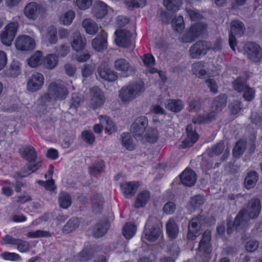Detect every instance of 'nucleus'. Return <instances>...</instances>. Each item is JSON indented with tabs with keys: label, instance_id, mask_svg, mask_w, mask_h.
Segmentation results:
<instances>
[{
	"label": "nucleus",
	"instance_id": "dca6fc26",
	"mask_svg": "<svg viewBox=\"0 0 262 262\" xmlns=\"http://www.w3.org/2000/svg\"><path fill=\"white\" fill-rule=\"evenodd\" d=\"M114 67L116 71L120 72L127 77L130 75L134 71L133 68L129 62L124 58H119L116 60L114 63Z\"/></svg>",
	"mask_w": 262,
	"mask_h": 262
},
{
	"label": "nucleus",
	"instance_id": "a878e982",
	"mask_svg": "<svg viewBox=\"0 0 262 262\" xmlns=\"http://www.w3.org/2000/svg\"><path fill=\"white\" fill-rule=\"evenodd\" d=\"M110 226V223L105 217L99 222L95 226L93 235L95 237H100L103 236L107 231Z\"/></svg>",
	"mask_w": 262,
	"mask_h": 262
},
{
	"label": "nucleus",
	"instance_id": "a19ab883",
	"mask_svg": "<svg viewBox=\"0 0 262 262\" xmlns=\"http://www.w3.org/2000/svg\"><path fill=\"white\" fill-rule=\"evenodd\" d=\"M58 62V57L55 54H50L43 59V64L48 69H53Z\"/></svg>",
	"mask_w": 262,
	"mask_h": 262
},
{
	"label": "nucleus",
	"instance_id": "37998d69",
	"mask_svg": "<svg viewBox=\"0 0 262 262\" xmlns=\"http://www.w3.org/2000/svg\"><path fill=\"white\" fill-rule=\"evenodd\" d=\"M99 119L102 123H105V129L109 134H111L115 132L117 130V127L114 123L106 116H99Z\"/></svg>",
	"mask_w": 262,
	"mask_h": 262
},
{
	"label": "nucleus",
	"instance_id": "09e8293b",
	"mask_svg": "<svg viewBox=\"0 0 262 262\" xmlns=\"http://www.w3.org/2000/svg\"><path fill=\"white\" fill-rule=\"evenodd\" d=\"M233 85L234 90L239 93L243 92L248 86L246 84V80L244 78L238 77L233 82Z\"/></svg>",
	"mask_w": 262,
	"mask_h": 262
},
{
	"label": "nucleus",
	"instance_id": "603ef678",
	"mask_svg": "<svg viewBox=\"0 0 262 262\" xmlns=\"http://www.w3.org/2000/svg\"><path fill=\"white\" fill-rule=\"evenodd\" d=\"M145 136L147 141L151 143L156 142L159 138L158 132L155 128L148 129Z\"/></svg>",
	"mask_w": 262,
	"mask_h": 262
},
{
	"label": "nucleus",
	"instance_id": "393cba45",
	"mask_svg": "<svg viewBox=\"0 0 262 262\" xmlns=\"http://www.w3.org/2000/svg\"><path fill=\"white\" fill-rule=\"evenodd\" d=\"M250 219H251V217L248 215L246 211L242 210L234 219L233 228L239 229L245 227L247 225Z\"/></svg>",
	"mask_w": 262,
	"mask_h": 262
},
{
	"label": "nucleus",
	"instance_id": "3c124183",
	"mask_svg": "<svg viewBox=\"0 0 262 262\" xmlns=\"http://www.w3.org/2000/svg\"><path fill=\"white\" fill-rule=\"evenodd\" d=\"M122 143L123 146L128 150H132L134 148L132 138L129 133H123L122 135Z\"/></svg>",
	"mask_w": 262,
	"mask_h": 262
},
{
	"label": "nucleus",
	"instance_id": "79ce46f5",
	"mask_svg": "<svg viewBox=\"0 0 262 262\" xmlns=\"http://www.w3.org/2000/svg\"><path fill=\"white\" fill-rule=\"evenodd\" d=\"M246 147V140L242 139L238 141L233 148V156L235 158H239L244 154Z\"/></svg>",
	"mask_w": 262,
	"mask_h": 262
},
{
	"label": "nucleus",
	"instance_id": "ddd939ff",
	"mask_svg": "<svg viewBox=\"0 0 262 262\" xmlns=\"http://www.w3.org/2000/svg\"><path fill=\"white\" fill-rule=\"evenodd\" d=\"M48 91L55 98L64 99L68 95L67 89L62 84L56 82L50 83Z\"/></svg>",
	"mask_w": 262,
	"mask_h": 262
},
{
	"label": "nucleus",
	"instance_id": "f8f14e48",
	"mask_svg": "<svg viewBox=\"0 0 262 262\" xmlns=\"http://www.w3.org/2000/svg\"><path fill=\"white\" fill-rule=\"evenodd\" d=\"M261 203L259 199L253 198L251 199L246 209H244L252 219H256L261 211Z\"/></svg>",
	"mask_w": 262,
	"mask_h": 262
},
{
	"label": "nucleus",
	"instance_id": "b1692460",
	"mask_svg": "<svg viewBox=\"0 0 262 262\" xmlns=\"http://www.w3.org/2000/svg\"><path fill=\"white\" fill-rule=\"evenodd\" d=\"M92 46L98 52H101L107 48V34L103 32L98 35L92 40Z\"/></svg>",
	"mask_w": 262,
	"mask_h": 262
},
{
	"label": "nucleus",
	"instance_id": "a18cd8bd",
	"mask_svg": "<svg viewBox=\"0 0 262 262\" xmlns=\"http://www.w3.org/2000/svg\"><path fill=\"white\" fill-rule=\"evenodd\" d=\"M93 256L91 249L88 247L84 248L75 257L77 260L87 261L91 259Z\"/></svg>",
	"mask_w": 262,
	"mask_h": 262
},
{
	"label": "nucleus",
	"instance_id": "de8ad7c7",
	"mask_svg": "<svg viewBox=\"0 0 262 262\" xmlns=\"http://www.w3.org/2000/svg\"><path fill=\"white\" fill-rule=\"evenodd\" d=\"M136 230V226L134 224L127 223L123 228V234L126 239H130L134 235Z\"/></svg>",
	"mask_w": 262,
	"mask_h": 262
},
{
	"label": "nucleus",
	"instance_id": "423d86ee",
	"mask_svg": "<svg viewBox=\"0 0 262 262\" xmlns=\"http://www.w3.org/2000/svg\"><path fill=\"white\" fill-rule=\"evenodd\" d=\"M148 126V120L145 116L136 119L130 127V132L136 139H141Z\"/></svg>",
	"mask_w": 262,
	"mask_h": 262
},
{
	"label": "nucleus",
	"instance_id": "6e6552de",
	"mask_svg": "<svg viewBox=\"0 0 262 262\" xmlns=\"http://www.w3.org/2000/svg\"><path fill=\"white\" fill-rule=\"evenodd\" d=\"M91 101L90 106L93 109L101 106L104 102L105 97L103 93L97 86L90 89Z\"/></svg>",
	"mask_w": 262,
	"mask_h": 262
},
{
	"label": "nucleus",
	"instance_id": "20e7f679",
	"mask_svg": "<svg viewBox=\"0 0 262 262\" xmlns=\"http://www.w3.org/2000/svg\"><path fill=\"white\" fill-rule=\"evenodd\" d=\"M210 42L205 40H199L192 45L189 50L191 58L199 59L201 56L205 55L210 50Z\"/></svg>",
	"mask_w": 262,
	"mask_h": 262
},
{
	"label": "nucleus",
	"instance_id": "e2e57ef3",
	"mask_svg": "<svg viewBox=\"0 0 262 262\" xmlns=\"http://www.w3.org/2000/svg\"><path fill=\"white\" fill-rule=\"evenodd\" d=\"M258 245V242L256 241H249L247 242L245 248L248 252H253L257 249Z\"/></svg>",
	"mask_w": 262,
	"mask_h": 262
},
{
	"label": "nucleus",
	"instance_id": "2eb2a0df",
	"mask_svg": "<svg viewBox=\"0 0 262 262\" xmlns=\"http://www.w3.org/2000/svg\"><path fill=\"white\" fill-rule=\"evenodd\" d=\"M44 77L39 73L32 75L27 82V89L31 92H36L41 88L43 84Z\"/></svg>",
	"mask_w": 262,
	"mask_h": 262
},
{
	"label": "nucleus",
	"instance_id": "c03bdc74",
	"mask_svg": "<svg viewBox=\"0 0 262 262\" xmlns=\"http://www.w3.org/2000/svg\"><path fill=\"white\" fill-rule=\"evenodd\" d=\"M45 39L50 44H55L57 43L58 40L57 29L55 27L51 26L48 27L45 35Z\"/></svg>",
	"mask_w": 262,
	"mask_h": 262
},
{
	"label": "nucleus",
	"instance_id": "39448f33",
	"mask_svg": "<svg viewBox=\"0 0 262 262\" xmlns=\"http://www.w3.org/2000/svg\"><path fill=\"white\" fill-rule=\"evenodd\" d=\"M230 25L231 28L229 36V43L231 48L234 51V47L236 45L235 36H242L245 31V28L243 23L237 20L232 21Z\"/></svg>",
	"mask_w": 262,
	"mask_h": 262
},
{
	"label": "nucleus",
	"instance_id": "f704fd0d",
	"mask_svg": "<svg viewBox=\"0 0 262 262\" xmlns=\"http://www.w3.org/2000/svg\"><path fill=\"white\" fill-rule=\"evenodd\" d=\"M150 199V193L147 190H143L139 193L136 199L135 207L137 208L143 207Z\"/></svg>",
	"mask_w": 262,
	"mask_h": 262
},
{
	"label": "nucleus",
	"instance_id": "9b49d317",
	"mask_svg": "<svg viewBox=\"0 0 262 262\" xmlns=\"http://www.w3.org/2000/svg\"><path fill=\"white\" fill-rule=\"evenodd\" d=\"M116 38L115 42L117 45L124 48H128L132 43V34L126 30H117L115 32Z\"/></svg>",
	"mask_w": 262,
	"mask_h": 262
},
{
	"label": "nucleus",
	"instance_id": "052dcab7",
	"mask_svg": "<svg viewBox=\"0 0 262 262\" xmlns=\"http://www.w3.org/2000/svg\"><path fill=\"white\" fill-rule=\"evenodd\" d=\"M188 105L190 110L194 112H198L201 108V103L199 100H191L188 103Z\"/></svg>",
	"mask_w": 262,
	"mask_h": 262
},
{
	"label": "nucleus",
	"instance_id": "4be33fe9",
	"mask_svg": "<svg viewBox=\"0 0 262 262\" xmlns=\"http://www.w3.org/2000/svg\"><path fill=\"white\" fill-rule=\"evenodd\" d=\"M187 139L183 141L182 147L183 148L192 146L198 140L199 135L195 132L192 124H189L186 127Z\"/></svg>",
	"mask_w": 262,
	"mask_h": 262
},
{
	"label": "nucleus",
	"instance_id": "c756f323",
	"mask_svg": "<svg viewBox=\"0 0 262 262\" xmlns=\"http://www.w3.org/2000/svg\"><path fill=\"white\" fill-rule=\"evenodd\" d=\"M92 211L95 214L100 213L103 209V199L100 194H96L92 197Z\"/></svg>",
	"mask_w": 262,
	"mask_h": 262
},
{
	"label": "nucleus",
	"instance_id": "c9c22d12",
	"mask_svg": "<svg viewBox=\"0 0 262 262\" xmlns=\"http://www.w3.org/2000/svg\"><path fill=\"white\" fill-rule=\"evenodd\" d=\"M165 107L171 112L178 113L183 109L184 105L181 100L169 99L165 104Z\"/></svg>",
	"mask_w": 262,
	"mask_h": 262
},
{
	"label": "nucleus",
	"instance_id": "aec40b11",
	"mask_svg": "<svg viewBox=\"0 0 262 262\" xmlns=\"http://www.w3.org/2000/svg\"><path fill=\"white\" fill-rule=\"evenodd\" d=\"M97 72L102 79L109 82L115 81L118 78L116 72L107 68L105 64H101L98 68Z\"/></svg>",
	"mask_w": 262,
	"mask_h": 262
},
{
	"label": "nucleus",
	"instance_id": "7c9ffc66",
	"mask_svg": "<svg viewBox=\"0 0 262 262\" xmlns=\"http://www.w3.org/2000/svg\"><path fill=\"white\" fill-rule=\"evenodd\" d=\"M82 26L85 32L90 35L95 34L98 31V25L90 18H85L82 21Z\"/></svg>",
	"mask_w": 262,
	"mask_h": 262
},
{
	"label": "nucleus",
	"instance_id": "0eeeda50",
	"mask_svg": "<svg viewBox=\"0 0 262 262\" xmlns=\"http://www.w3.org/2000/svg\"><path fill=\"white\" fill-rule=\"evenodd\" d=\"M205 29L206 26L202 23L192 25L189 30L183 35L182 38V41L186 43L192 42Z\"/></svg>",
	"mask_w": 262,
	"mask_h": 262
},
{
	"label": "nucleus",
	"instance_id": "0e129e2a",
	"mask_svg": "<svg viewBox=\"0 0 262 262\" xmlns=\"http://www.w3.org/2000/svg\"><path fill=\"white\" fill-rule=\"evenodd\" d=\"M243 97L248 101H251L254 97V91L249 86L243 92Z\"/></svg>",
	"mask_w": 262,
	"mask_h": 262
},
{
	"label": "nucleus",
	"instance_id": "6e6d98bb",
	"mask_svg": "<svg viewBox=\"0 0 262 262\" xmlns=\"http://www.w3.org/2000/svg\"><path fill=\"white\" fill-rule=\"evenodd\" d=\"M28 236L31 238L50 237L51 236V234L48 231L43 230H37L35 231H31L28 232Z\"/></svg>",
	"mask_w": 262,
	"mask_h": 262
},
{
	"label": "nucleus",
	"instance_id": "13d9d810",
	"mask_svg": "<svg viewBox=\"0 0 262 262\" xmlns=\"http://www.w3.org/2000/svg\"><path fill=\"white\" fill-rule=\"evenodd\" d=\"M75 16V13L73 11H69L66 13L64 15L61 17L60 20L64 25H69L71 24Z\"/></svg>",
	"mask_w": 262,
	"mask_h": 262
},
{
	"label": "nucleus",
	"instance_id": "5fc2aeb1",
	"mask_svg": "<svg viewBox=\"0 0 262 262\" xmlns=\"http://www.w3.org/2000/svg\"><path fill=\"white\" fill-rule=\"evenodd\" d=\"M104 167V163L102 161L96 162L90 168V173L96 176L101 172Z\"/></svg>",
	"mask_w": 262,
	"mask_h": 262
},
{
	"label": "nucleus",
	"instance_id": "774afa93",
	"mask_svg": "<svg viewBox=\"0 0 262 262\" xmlns=\"http://www.w3.org/2000/svg\"><path fill=\"white\" fill-rule=\"evenodd\" d=\"M142 61L145 65L151 67L155 64V59L152 55L146 54L142 57Z\"/></svg>",
	"mask_w": 262,
	"mask_h": 262
},
{
	"label": "nucleus",
	"instance_id": "8fccbe9b",
	"mask_svg": "<svg viewBox=\"0 0 262 262\" xmlns=\"http://www.w3.org/2000/svg\"><path fill=\"white\" fill-rule=\"evenodd\" d=\"M225 148L224 144L223 142L214 145L212 147L208 150V155L210 157H213L215 156H219L224 150Z\"/></svg>",
	"mask_w": 262,
	"mask_h": 262
},
{
	"label": "nucleus",
	"instance_id": "49530a36",
	"mask_svg": "<svg viewBox=\"0 0 262 262\" xmlns=\"http://www.w3.org/2000/svg\"><path fill=\"white\" fill-rule=\"evenodd\" d=\"M182 0H164L163 4L169 11H177L182 5Z\"/></svg>",
	"mask_w": 262,
	"mask_h": 262
},
{
	"label": "nucleus",
	"instance_id": "9d476101",
	"mask_svg": "<svg viewBox=\"0 0 262 262\" xmlns=\"http://www.w3.org/2000/svg\"><path fill=\"white\" fill-rule=\"evenodd\" d=\"M35 45L34 39L27 35L18 37L15 41L16 49L23 51H32L34 49Z\"/></svg>",
	"mask_w": 262,
	"mask_h": 262
},
{
	"label": "nucleus",
	"instance_id": "2f4dec72",
	"mask_svg": "<svg viewBox=\"0 0 262 262\" xmlns=\"http://www.w3.org/2000/svg\"><path fill=\"white\" fill-rule=\"evenodd\" d=\"M80 220L76 217H72L63 227L62 231L64 234H68L75 230L79 226Z\"/></svg>",
	"mask_w": 262,
	"mask_h": 262
},
{
	"label": "nucleus",
	"instance_id": "5701e85b",
	"mask_svg": "<svg viewBox=\"0 0 262 262\" xmlns=\"http://www.w3.org/2000/svg\"><path fill=\"white\" fill-rule=\"evenodd\" d=\"M41 8V5L35 2L29 3L24 9V14L29 19H35L37 17Z\"/></svg>",
	"mask_w": 262,
	"mask_h": 262
},
{
	"label": "nucleus",
	"instance_id": "4c0bfd02",
	"mask_svg": "<svg viewBox=\"0 0 262 262\" xmlns=\"http://www.w3.org/2000/svg\"><path fill=\"white\" fill-rule=\"evenodd\" d=\"M42 63V53L39 51H36L28 59V64L32 68L38 67Z\"/></svg>",
	"mask_w": 262,
	"mask_h": 262
},
{
	"label": "nucleus",
	"instance_id": "6ab92c4d",
	"mask_svg": "<svg viewBox=\"0 0 262 262\" xmlns=\"http://www.w3.org/2000/svg\"><path fill=\"white\" fill-rule=\"evenodd\" d=\"M97 72L102 79L109 82L115 81L118 78L116 72L107 68L105 64H101L98 68Z\"/></svg>",
	"mask_w": 262,
	"mask_h": 262
},
{
	"label": "nucleus",
	"instance_id": "bb28decb",
	"mask_svg": "<svg viewBox=\"0 0 262 262\" xmlns=\"http://www.w3.org/2000/svg\"><path fill=\"white\" fill-rule=\"evenodd\" d=\"M139 186L138 182H126L120 185L122 191L125 198L134 195Z\"/></svg>",
	"mask_w": 262,
	"mask_h": 262
},
{
	"label": "nucleus",
	"instance_id": "680f3d73",
	"mask_svg": "<svg viewBox=\"0 0 262 262\" xmlns=\"http://www.w3.org/2000/svg\"><path fill=\"white\" fill-rule=\"evenodd\" d=\"M17 243L16 245L17 246V249L20 252H25L29 250L30 244L27 241L18 239V242Z\"/></svg>",
	"mask_w": 262,
	"mask_h": 262
},
{
	"label": "nucleus",
	"instance_id": "cd10ccee",
	"mask_svg": "<svg viewBox=\"0 0 262 262\" xmlns=\"http://www.w3.org/2000/svg\"><path fill=\"white\" fill-rule=\"evenodd\" d=\"M92 14L97 18L103 17L107 13V6L102 2H97L92 8Z\"/></svg>",
	"mask_w": 262,
	"mask_h": 262
},
{
	"label": "nucleus",
	"instance_id": "473e14b6",
	"mask_svg": "<svg viewBox=\"0 0 262 262\" xmlns=\"http://www.w3.org/2000/svg\"><path fill=\"white\" fill-rule=\"evenodd\" d=\"M21 156L29 163L34 162L37 159V152L34 148L31 146H27L24 148Z\"/></svg>",
	"mask_w": 262,
	"mask_h": 262
},
{
	"label": "nucleus",
	"instance_id": "c85d7f7f",
	"mask_svg": "<svg viewBox=\"0 0 262 262\" xmlns=\"http://www.w3.org/2000/svg\"><path fill=\"white\" fill-rule=\"evenodd\" d=\"M258 180V174L255 171L249 172L244 181L245 186L246 189H250L254 188Z\"/></svg>",
	"mask_w": 262,
	"mask_h": 262
},
{
	"label": "nucleus",
	"instance_id": "1a4fd4ad",
	"mask_svg": "<svg viewBox=\"0 0 262 262\" xmlns=\"http://www.w3.org/2000/svg\"><path fill=\"white\" fill-rule=\"evenodd\" d=\"M18 24L16 23H10L1 34V41L3 43L10 46L13 40L17 31Z\"/></svg>",
	"mask_w": 262,
	"mask_h": 262
},
{
	"label": "nucleus",
	"instance_id": "e433bc0d",
	"mask_svg": "<svg viewBox=\"0 0 262 262\" xmlns=\"http://www.w3.org/2000/svg\"><path fill=\"white\" fill-rule=\"evenodd\" d=\"M166 226L167 232L169 237L172 239L176 238L179 233V227L175 221L173 219L169 220Z\"/></svg>",
	"mask_w": 262,
	"mask_h": 262
},
{
	"label": "nucleus",
	"instance_id": "7ed1b4c3",
	"mask_svg": "<svg viewBox=\"0 0 262 262\" xmlns=\"http://www.w3.org/2000/svg\"><path fill=\"white\" fill-rule=\"evenodd\" d=\"M205 223V216L199 215L193 218L190 221L188 226L187 238L193 241L200 235V230L201 226Z\"/></svg>",
	"mask_w": 262,
	"mask_h": 262
},
{
	"label": "nucleus",
	"instance_id": "72a5a7b5",
	"mask_svg": "<svg viewBox=\"0 0 262 262\" xmlns=\"http://www.w3.org/2000/svg\"><path fill=\"white\" fill-rule=\"evenodd\" d=\"M227 96L225 94H221L216 97L212 103V108L216 113L222 111L223 107L226 106Z\"/></svg>",
	"mask_w": 262,
	"mask_h": 262
},
{
	"label": "nucleus",
	"instance_id": "bf43d9fd",
	"mask_svg": "<svg viewBox=\"0 0 262 262\" xmlns=\"http://www.w3.org/2000/svg\"><path fill=\"white\" fill-rule=\"evenodd\" d=\"M82 102V99L76 94L72 95V98L70 102V106L71 108H73L76 110L80 106V103Z\"/></svg>",
	"mask_w": 262,
	"mask_h": 262
},
{
	"label": "nucleus",
	"instance_id": "58836bf2",
	"mask_svg": "<svg viewBox=\"0 0 262 262\" xmlns=\"http://www.w3.org/2000/svg\"><path fill=\"white\" fill-rule=\"evenodd\" d=\"M59 206L63 209L68 208L71 205V196L67 192H61L58 196Z\"/></svg>",
	"mask_w": 262,
	"mask_h": 262
},
{
	"label": "nucleus",
	"instance_id": "69168bd1",
	"mask_svg": "<svg viewBox=\"0 0 262 262\" xmlns=\"http://www.w3.org/2000/svg\"><path fill=\"white\" fill-rule=\"evenodd\" d=\"M83 139L89 144L93 143L95 141L94 134L90 131H84L82 133Z\"/></svg>",
	"mask_w": 262,
	"mask_h": 262
},
{
	"label": "nucleus",
	"instance_id": "412c9836",
	"mask_svg": "<svg viewBox=\"0 0 262 262\" xmlns=\"http://www.w3.org/2000/svg\"><path fill=\"white\" fill-rule=\"evenodd\" d=\"M211 233L210 231H205L199 243L198 250L199 252L209 254L211 252L212 246L210 244Z\"/></svg>",
	"mask_w": 262,
	"mask_h": 262
},
{
	"label": "nucleus",
	"instance_id": "f257e3e1",
	"mask_svg": "<svg viewBox=\"0 0 262 262\" xmlns=\"http://www.w3.org/2000/svg\"><path fill=\"white\" fill-rule=\"evenodd\" d=\"M145 91L142 81H135L123 86L119 91V97L124 103L133 101Z\"/></svg>",
	"mask_w": 262,
	"mask_h": 262
},
{
	"label": "nucleus",
	"instance_id": "a211bd4d",
	"mask_svg": "<svg viewBox=\"0 0 262 262\" xmlns=\"http://www.w3.org/2000/svg\"><path fill=\"white\" fill-rule=\"evenodd\" d=\"M86 45V38L82 35L79 31L74 32L72 36V41L71 42L72 49L76 52H80L85 48Z\"/></svg>",
	"mask_w": 262,
	"mask_h": 262
},
{
	"label": "nucleus",
	"instance_id": "338daca9",
	"mask_svg": "<svg viewBox=\"0 0 262 262\" xmlns=\"http://www.w3.org/2000/svg\"><path fill=\"white\" fill-rule=\"evenodd\" d=\"M176 209L175 204L171 202H168L166 203L163 207V211L167 214L173 213Z\"/></svg>",
	"mask_w": 262,
	"mask_h": 262
},
{
	"label": "nucleus",
	"instance_id": "ea45409f",
	"mask_svg": "<svg viewBox=\"0 0 262 262\" xmlns=\"http://www.w3.org/2000/svg\"><path fill=\"white\" fill-rule=\"evenodd\" d=\"M20 63L17 61L13 60L6 72L7 75L10 77H16L20 74Z\"/></svg>",
	"mask_w": 262,
	"mask_h": 262
},
{
	"label": "nucleus",
	"instance_id": "864d4df0",
	"mask_svg": "<svg viewBox=\"0 0 262 262\" xmlns=\"http://www.w3.org/2000/svg\"><path fill=\"white\" fill-rule=\"evenodd\" d=\"M171 23L173 29L178 32H181L184 28L183 18L182 16L176 17Z\"/></svg>",
	"mask_w": 262,
	"mask_h": 262
},
{
	"label": "nucleus",
	"instance_id": "f3484780",
	"mask_svg": "<svg viewBox=\"0 0 262 262\" xmlns=\"http://www.w3.org/2000/svg\"><path fill=\"white\" fill-rule=\"evenodd\" d=\"M180 179L183 185L187 187H191L195 184L197 177L193 170L186 168L180 175Z\"/></svg>",
	"mask_w": 262,
	"mask_h": 262
},
{
	"label": "nucleus",
	"instance_id": "4d7b16f0",
	"mask_svg": "<svg viewBox=\"0 0 262 262\" xmlns=\"http://www.w3.org/2000/svg\"><path fill=\"white\" fill-rule=\"evenodd\" d=\"M190 202L192 207L195 209L204 204V199L201 195H196L191 198Z\"/></svg>",
	"mask_w": 262,
	"mask_h": 262
},
{
	"label": "nucleus",
	"instance_id": "f03ea898",
	"mask_svg": "<svg viewBox=\"0 0 262 262\" xmlns=\"http://www.w3.org/2000/svg\"><path fill=\"white\" fill-rule=\"evenodd\" d=\"M244 54L254 62L262 61V48L255 42L246 43L244 47Z\"/></svg>",
	"mask_w": 262,
	"mask_h": 262
},
{
	"label": "nucleus",
	"instance_id": "4468645a",
	"mask_svg": "<svg viewBox=\"0 0 262 262\" xmlns=\"http://www.w3.org/2000/svg\"><path fill=\"white\" fill-rule=\"evenodd\" d=\"M161 233L160 229L157 226L150 225V221L147 222L143 233V237L150 242L156 241Z\"/></svg>",
	"mask_w": 262,
	"mask_h": 262
}]
</instances>
